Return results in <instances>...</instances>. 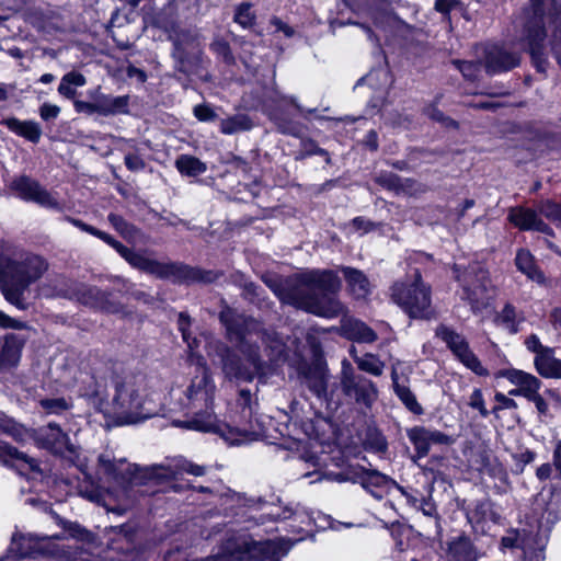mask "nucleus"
I'll return each mask as SVG.
<instances>
[{
  "instance_id": "nucleus-1",
  "label": "nucleus",
  "mask_w": 561,
  "mask_h": 561,
  "mask_svg": "<svg viewBox=\"0 0 561 561\" xmlns=\"http://www.w3.org/2000/svg\"><path fill=\"white\" fill-rule=\"evenodd\" d=\"M220 321L226 327L229 340L237 343L240 352L247 357L249 366L241 365L225 345L217 341L213 342L209 333H201L199 337L207 342V348L214 345L220 357L222 370L229 379L251 381L263 370L264 362L256 345L259 341L265 345V352L271 362L283 357L285 353L283 340L277 333L264 330L255 319L227 308L220 312Z\"/></svg>"
},
{
  "instance_id": "nucleus-2",
  "label": "nucleus",
  "mask_w": 561,
  "mask_h": 561,
  "mask_svg": "<svg viewBox=\"0 0 561 561\" xmlns=\"http://www.w3.org/2000/svg\"><path fill=\"white\" fill-rule=\"evenodd\" d=\"M263 280L283 302L314 316L332 319L345 311L335 297L341 279L332 270H308L284 279L265 276Z\"/></svg>"
},
{
  "instance_id": "nucleus-3",
  "label": "nucleus",
  "mask_w": 561,
  "mask_h": 561,
  "mask_svg": "<svg viewBox=\"0 0 561 561\" xmlns=\"http://www.w3.org/2000/svg\"><path fill=\"white\" fill-rule=\"evenodd\" d=\"M98 376L110 379L112 409L122 424H136L161 412L160 394L148 391L145 376L128 373L119 364L108 366Z\"/></svg>"
},
{
  "instance_id": "nucleus-4",
  "label": "nucleus",
  "mask_w": 561,
  "mask_h": 561,
  "mask_svg": "<svg viewBox=\"0 0 561 561\" xmlns=\"http://www.w3.org/2000/svg\"><path fill=\"white\" fill-rule=\"evenodd\" d=\"M197 366L199 373L192 379L180 402L181 409L192 416L178 425L201 432H219L230 444L244 442L248 437L247 430L233 428L218 422L213 412L216 385L203 356H197Z\"/></svg>"
},
{
  "instance_id": "nucleus-5",
  "label": "nucleus",
  "mask_w": 561,
  "mask_h": 561,
  "mask_svg": "<svg viewBox=\"0 0 561 561\" xmlns=\"http://www.w3.org/2000/svg\"><path fill=\"white\" fill-rule=\"evenodd\" d=\"M524 39L527 43L533 62L538 71H545V24L548 20L554 27L552 50L561 66V0H530V9L525 11Z\"/></svg>"
},
{
  "instance_id": "nucleus-6",
  "label": "nucleus",
  "mask_w": 561,
  "mask_h": 561,
  "mask_svg": "<svg viewBox=\"0 0 561 561\" xmlns=\"http://www.w3.org/2000/svg\"><path fill=\"white\" fill-rule=\"evenodd\" d=\"M46 270L47 264L39 256H27L23 262H15L0 252V289L4 298L20 310L27 309L24 291Z\"/></svg>"
},
{
  "instance_id": "nucleus-7",
  "label": "nucleus",
  "mask_w": 561,
  "mask_h": 561,
  "mask_svg": "<svg viewBox=\"0 0 561 561\" xmlns=\"http://www.w3.org/2000/svg\"><path fill=\"white\" fill-rule=\"evenodd\" d=\"M133 267L162 279L175 283H211L215 279L213 272L203 271L182 263L160 262L144 253L136 252L114 239L110 244Z\"/></svg>"
},
{
  "instance_id": "nucleus-8",
  "label": "nucleus",
  "mask_w": 561,
  "mask_h": 561,
  "mask_svg": "<svg viewBox=\"0 0 561 561\" xmlns=\"http://www.w3.org/2000/svg\"><path fill=\"white\" fill-rule=\"evenodd\" d=\"M391 298L410 318H435L431 286L423 282L419 271H415L412 278L396 282L391 287Z\"/></svg>"
},
{
  "instance_id": "nucleus-9",
  "label": "nucleus",
  "mask_w": 561,
  "mask_h": 561,
  "mask_svg": "<svg viewBox=\"0 0 561 561\" xmlns=\"http://www.w3.org/2000/svg\"><path fill=\"white\" fill-rule=\"evenodd\" d=\"M99 463L102 466L104 472L114 480L136 485L145 484L149 479L164 481L175 479L179 476L176 461L169 465H154L140 468L137 465L127 463L124 459L113 461L104 455H101L99 457Z\"/></svg>"
},
{
  "instance_id": "nucleus-10",
  "label": "nucleus",
  "mask_w": 561,
  "mask_h": 561,
  "mask_svg": "<svg viewBox=\"0 0 561 561\" xmlns=\"http://www.w3.org/2000/svg\"><path fill=\"white\" fill-rule=\"evenodd\" d=\"M457 279L462 287L461 299L470 305L473 313L481 312L488 307L490 279L483 267L471 265L462 274H457Z\"/></svg>"
},
{
  "instance_id": "nucleus-11",
  "label": "nucleus",
  "mask_w": 561,
  "mask_h": 561,
  "mask_svg": "<svg viewBox=\"0 0 561 561\" xmlns=\"http://www.w3.org/2000/svg\"><path fill=\"white\" fill-rule=\"evenodd\" d=\"M340 383L346 397L365 407H370L378 397L375 383L365 376L356 374L346 359L342 362Z\"/></svg>"
},
{
  "instance_id": "nucleus-12",
  "label": "nucleus",
  "mask_w": 561,
  "mask_h": 561,
  "mask_svg": "<svg viewBox=\"0 0 561 561\" xmlns=\"http://www.w3.org/2000/svg\"><path fill=\"white\" fill-rule=\"evenodd\" d=\"M10 188L24 202H33L41 207L62 211V204L54 194L48 192L41 183L28 175H19L10 184Z\"/></svg>"
},
{
  "instance_id": "nucleus-13",
  "label": "nucleus",
  "mask_w": 561,
  "mask_h": 561,
  "mask_svg": "<svg viewBox=\"0 0 561 561\" xmlns=\"http://www.w3.org/2000/svg\"><path fill=\"white\" fill-rule=\"evenodd\" d=\"M435 334L439 337L451 353L470 370L479 376L488 375L479 358L470 350L469 343L451 328L440 324L436 328Z\"/></svg>"
},
{
  "instance_id": "nucleus-14",
  "label": "nucleus",
  "mask_w": 561,
  "mask_h": 561,
  "mask_svg": "<svg viewBox=\"0 0 561 561\" xmlns=\"http://www.w3.org/2000/svg\"><path fill=\"white\" fill-rule=\"evenodd\" d=\"M35 440L42 448L48 449L54 454L73 453L75 447L70 443L69 436L55 423L35 432Z\"/></svg>"
},
{
  "instance_id": "nucleus-15",
  "label": "nucleus",
  "mask_w": 561,
  "mask_h": 561,
  "mask_svg": "<svg viewBox=\"0 0 561 561\" xmlns=\"http://www.w3.org/2000/svg\"><path fill=\"white\" fill-rule=\"evenodd\" d=\"M519 55L503 46L492 45L485 49L484 67L488 73L508 71L519 65Z\"/></svg>"
},
{
  "instance_id": "nucleus-16",
  "label": "nucleus",
  "mask_w": 561,
  "mask_h": 561,
  "mask_svg": "<svg viewBox=\"0 0 561 561\" xmlns=\"http://www.w3.org/2000/svg\"><path fill=\"white\" fill-rule=\"evenodd\" d=\"M112 365L116 364L106 363L101 367L95 368L91 376H88L87 379L82 380V387L80 388V394L93 400L100 410L102 409L104 398L107 396L106 389L110 383V379H101L98 375L101 371L104 373V370Z\"/></svg>"
},
{
  "instance_id": "nucleus-17",
  "label": "nucleus",
  "mask_w": 561,
  "mask_h": 561,
  "mask_svg": "<svg viewBox=\"0 0 561 561\" xmlns=\"http://www.w3.org/2000/svg\"><path fill=\"white\" fill-rule=\"evenodd\" d=\"M73 297L83 305L99 308L107 312H116L117 306L110 301L108 294L98 287L80 285L73 291Z\"/></svg>"
},
{
  "instance_id": "nucleus-18",
  "label": "nucleus",
  "mask_w": 561,
  "mask_h": 561,
  "mask_svg": "<svg viewBox=\"0 0 561 561\" xmlns=\"http://www.w3.org/2000/svg\"><path fill=\"white\" fill-rule=\"evenodd\" d=\"M24 344L25 339L19 334L10 333L4 336L0 351V373L18 366Z\"/></svg>"
},
{
  "instance_id": "nucleus-19",
  "label": "nucleus",
  "mask_w": 561,
  "mask_h": 561,
  "mask_svg": "<svg viewBox=\"0 0 561 561\" xmlns=\"http://www.w3.org/2000/svg\"><path fill=\"white\" fill-rule=\"evenodd\" d=\"M356 481L377 500H381L386 489L394 484V481L388 476L377 470H366L364 468H362L359 472H356Z\"/></svg>"
},
{
  "instance_id": "nucleus-20",
  "label": "nucleus",
  "mask_w": 561,
  "mask_h": 561,
  "mask_svg": "<svg viewBox=\"0 0 561 561\" xmlns=\"http://www.w3.org/2000/svg\"><path fill=\"white\" fill-rule=\"evenodd\" d=\"M329 373L324 365L317 363L304 371V382L308 389L318 398L327 394Z\"/></svg>"
},
{
  "instance_id": "nucleus-21",
  "label": "nucleus",
  "mask_w": 561,
  "mask_h": 561,
  "mask_svg": "<svg viewBox=\"0 0 561 561\" xmlns=\"http://www.w3.org/2000/svg\"><path fill=\"white\" fill-rule=\"evenodd\" d=\"M1 125L33 144H37L41 140L42 128L34 121H20L15 117H8L1 121Z\"/></svg>"
},
{
  "instance_id": "nucleus-22",
  "label": "nucleus",
  "mask_w": 561,
  "mask_h": 561,
  "mask_svg": "<svg viewBox=\"0 0 561 561\" xmlns=\"http://www.w3.org/2000/svg\"><path fill=\"white\" fill-rule=\"evenodd\" d=\"M508 220L522 230L543 231L546 225L537 213L529 208L515 207L510 210Z\"/></svg>"
},
{
  "instance_id": "nucleus-23",
  "label": "nucleus",
  "mask_w": 561,
  "mask_h": 561,
  "mask_svg": "<svg viewBox=\"0 0 561 561\" xmlns=\"http://www.w3.org/2000/svg\"><path fill=\"white\" fill-rule=\"evenodd\" d=\"M129 98L127 95L112 96L99 94L95 98L96 114L103 116L125 114L128 112Z\"/></svg>"
},
{
  "instance_id": "nucleus-24",
  "label": "nucleus",
  "mask_w": 561,
  "mask_h": 561,
  "mask_svg": "<svg viewBox=\"0 0 561 561\" xmlns=\"http://www.w3.org/2000/svg\"><path fill=\"white\" fill-rule=\"evenodd\" d=\"M515 264L517 270L525 274L530 280L539 284H546V277L542 271L537 266L533 254L525 249H520L516 253Z\"/></svg>"
},
{
  "instance_id": "nucleus-25",
  "label": "nucleus",
  "mask_w": 561,
  "mask_h": 561,
  "mask_svg": "<svg viewBox=\"0 0 561 561\" xmlns=\"http://www.w3.org/2000/svg\"><path fill=\"white\" fill-rule=\"evenodd\" d=\"M342 329L348 339L359 343H373L377 340L376 332L363 321L348 318L342 322Z\"/></svg>"
},
{
  "instance_id": "nucleus-26",
  "label": "nucleus",
  "mask_w": 561,
  "mask_h": 561,
  "mask_svg": "<svg viewBox=\"0 0 561 561\" xmlns=\"http://www.w3.org/2000/svg\"><path fill=\"white\" fill-rule=\"evenodd\" d=\"M537 371L546 378H561V360L554 357L553 348L547 347L535 356Z\"/></svg>"
},
{
  "instance_id": "nucleus-27",
  "label": "nucleus",
  "mask_w": 561,
  "mask_h": 561,
  "mask_svg": "<svg viewBox=\"0 0 561 561\" xmlns=\"http://www.w3.org/2000/svg\"><path fill=\"white\" fill-rule=\"evenodd\" d=\"M506 378L515 386L520 387L523 397L529 399L538 393L541 381L531 374L518 369H511L506 373Z\"/></svg>"
},
{
  "instance_id": "nucleus-28",
  "label": "nucleus",
  "mask_w": 561,
  "mask_h": 561,
  "mask_svg": "<svg viewBox=\"0 0 561 561\" xmlns=\"http://www.w3.org/2000/svg\"><path fill=\"white\" fill-rule=\"evenodd\" d=\"M9 553V556L0 558V561H19L25 558H34L37 550L34 548L33 537L13 535Z\"/></svg>"
},
{
  "instance_id": "nucleus-29",
  "label": "nucleus",
  "mask_w": 561,
  "mask_h": 561,
  "mask_svg": "<svg viewBox=\"0 0 561 561\" xmlns=\"http://www.w3.org/2000/svg\"><path fill=\"white\" fill-rule=\"evenodd\" d=\"M343 273L350 290L355 298H365L369 295L370 284L363 272L352 267H344Z\"/></svg>"
},
{
  "instance_id": "nucleus-30",
  "label": "nucleus",
  "mask_w": 561,
  "mask_h": 561,
  "mask_svg": "<svg viewBox=\"0 0 561 561\" xmlns=\"http://www.w3.org/2000/svg\"><path fill=\"white\" fill-rule=\"evenodd\" d=\"M191 318L184 312L179 314L178 328L182 334L183 341L187 345L188 359L192 364L197 366V356H202L197 353V348L199 347L201 340L197 336H192L190 332L191 327Z\"/></svg>"
},
{
  "instance_id": "nucleus-31",
  "label": "nucleus",
  "mask_w": 561,
  "mask_h": 561,
  "mask_svg": "<svg viewBox=\"0 0 561 561\" xmlns=\"http://www.w3.org/2000/svg\"><path fill=\"white\" fill-rule=\"evenodd\" d=\"M448 556L450 561H477L472 545L466 537H458L449 542Z\"/></svg>"
},
{
  "instance_id": "nucleus-32",
  "label": "nucleus",
  "mask_w": 561,
  "mask_h": 561,
  "mask_svg": "<svg viewBox=\"0 0 561 561\" xmlns=\"http://www.w3.org/2000/svg\"><path fill=\"white\" fill-rule=\"evenodd\" d=\"M176 170L185 176H198L207 171L205 162L191 154H181L175 160Z\"/></svg>"
},
{
  "instance_id": "nucleus-33",
  "label": "nucleus",
  "mask_w": 561,
  "mask_h": 561,
  "mask_svg": "<svg viewBox=\"0 0 561 561\" xmlns=\"http://www.w3.org/2000/svg\"><path fill=\"white\" fill-rule=\"evenodd\" d=\"M253 123L247 114H234L220 121L219 129L224 135H233L240 131H248Z\"/></svg>"
},
{
  "instance_id": "nucleus-34",
  "label": "nucleus",
  "mask_w": 561,
  "mask_h": 561,
  "mask_svg": "<svg viewBox=\"0 0 561 561\" xmlns=\"http://www.w3.org/2000/svg\"><path fill=\"white\" fill-rule=\"evenodd\" d=\"M407 435L417 456L420 458L425 457L431 449L430 430L424 426H414L407 431Z\"/></svg>"
},
{
  "instance_id": "nucleus-35",
  "label": "nucleus",
  "mask_w": 561,
  "mask_h": 561,
  "mask_svg": "<svg viewBox=\"0 0 561 561\" xmlns=\"http://www.w3.org/2000/svg\"><path fill=\"white\" fill-rule=\"evenodd\" d=\"M0 430L16 442H23L31 437V432L26 427L16 423L3 412H0Z\"/></svg>"
},
{
  "instance_id": "nucleus-36",
  "label": "nucleus",
  "mask_w": 561,
  "mask_h": 561,
  "mask_svg": "<svg viewBox=\"0 0 561 561\" xmlns=\"http://www.w3.org/2000/svg\"><path fill=\"white\" fill-rule=\"evenodd\" d=\"M354 362L362 371L376 377L381 376L385 369V363L371 353H366L363 356L355 355Z\"/></svg>"
},
{
  "instance_id": "nucleus-37",
  "label": "nucleus",
  "mask_w": 561,
  "mask_h": 561,
  "mask_svg": "<svg viewBox=\"0 0 561 561\" xmlns=\"http://www.w3.org/2000/svg\"><path fill=\"white\" fill-rule=\"evenodd\" d=\"M496 321L510 333L515 334L518 332V316L513 305L506 304L496 317Z\"/></svg>"
},
{
  "instance_id": "nucleus-38",
  "label": "nucleus",
  "mask_w": 561,
  "mask_h": 561,
  "mask_svg": "<svg viewBox=\"0 0 561 561\" xmlns=\"http://www.w3.org/2000/svg\"><path fill=\"white\" fill-rule=\"evenodd\" d=\"M7 455L16 461V466L23 470L28 469L30 471H38L39 466L38 461L35 458L28 457L26 454L18 450L15 447L7 446L5 447Z\"/></svg>"
},
{
  "instance_id": "nucleus-39",
  "label": "nucleus",
  "mask_w": 561,
  "mask_h": 561,
  "mask_svg": "<svg viewBox=\"0 0 561 561\" xmlns=\"http://www.w3.org/2000/svg\"><path fill=\"white\" fill-rule=\"evenodd\" d=\"M394 392L409 411H411L414 414L423 413V408L417 402L414 393L410 390L408 386H397Z\"/></svg>"
},
{
  "instance_id": "nucleus-40",
  "label": "nucleus",
  "mask_w": 561,
  "mask_h": 561,
  "mask_svg": "<svg viewBox=\"0 0 561 561\" xmlns=\"http://www.w3.org/2000/svg\"><path fill=\"white\" fill-rule=\"evenodd\" d=\"M365 448L367 450H370L373 453L382 454L388 448V443L386 437L376 430H369L365 442H364Z\"/></svg>"
},
{
  "instance_id": "nucleus-41",
  "label": "nucleus",
  "mask_w": 561,
  "mask_h": 561,
  "mask_svg": "<svg viewBox=\"0 0 561 561\" xmlns=\"http://www.w3.org/2000/svg\"><path fill=\"white\" fill-rule=\"evenodd\" d=\"M65 220H67L68 222H70L71 225H73L75 227L79 228L80 230L87 232V233H90L94 237H98L99 239L103 240L105 243H107L108 245L114 242V238L104 232V231H101L99 229H96L95 227L91 226V225H88L85 222H83L82 220L80 219H77V218H72V217H69L67 216L65 218Z\"/></svg>"
},
{
  "instance_id": "nucleus-42",
  "label": "nucleus",
  "mask_w": 561,
  "mask_h": 561,
  "mask_svg": "<svg viewBox=\"0 0 561 561\" xmlns=\"http://www.w3.org/2000/svg\"><path fill=\"white\" fill-rule=\"evenodd\" d=\"M251 9L252 5L249 2H243L238 5L234 13V22L240 24L242 27L252 26L255 20V15Z\"/></svg>"
},
{
  "instance_id": "nucleus-43",
  "label": "nucleus",
  "mask_w": 561,
  "mask_h": 561,
  "mask_svg": "<svg viewBox=\"0 0 561 561\" xmlns=\"http://www.w3.org/2000/svg\"><path fill=\"white\" fill-rule=\"evenodd\" d=\"M39 404L49 414H60L71 407L64 398L42 399Z\"/></svg>"
},
{
  "instance_id": "nucleus-44",
  "label": "nucleus",
  "mask_w": 561,
  "mask_h": 561,
  "mask_svg": "<svg viewBox=\"0 0 561 561\" xmlns=\"http://www.w3.org/2000/svg\"><path fill=\"white\" fill-rule=\"evenodd\" d=\"M512 458L514 460L515 472L522 473L525 467L536 459V453L527 448H520L518 451L512 454Z\"/></svg>"
},
{
  "instance_id": "nucleus-45",
  "label": "nucleus",
  "mask_w": 561,
  "mask_h": 561,
  "mask_svg": "<svg viewBox=\"0 0 561 561\" xmlns=\"http://www.w3.org/2000/svg\"><path fill=\"white\" fill-rule=\"evenodd\" d=\"M273 119L276 123L277 129L285 135H290L294 137H300L302 134V126L296 122H291L285 119L283 117H278L276 115L273 116Z\"/></svg>"
},
{
  "instance_id": "nucleus-46",
  "label": "nucleus",
  "mask_w": 561,
  "mask_h": 561,
  "mask_svg": "<svg viewBox=\"0 0 561 561\" xmlns=\"http://www.w3.org/2000/svg\"><path fill=\"white\" fill-rule=\"evenodd\" d=\"M424 114L440 124H443L446 127H454L456 128L458 126L457 122L453 118L446 116L436 105L431 104L424 108Z\"/></svg>"
},
{
  "instance_id": "nucleus-47",
  "label": "nucleus",
  "mask_w": 561,
  "mask_h": 561,
  "mask_svg": "<svg viewBox=\"0 0 561 561\" xmlns=\"http://www.w3.org/2000/svg\"><path fill=\"white\" fill-rule=\"evenodd\" d=\"M453 64L469 80H476L480 72V64L473 61L454 60Z\"/></svg>"
},
{
  "instance_id": "nucleus-48",
  "label": "nucleus",
  "mask_w": 561,
  "mask_h": 561,
  "mask_svg": "<svg viewBox=\"0 0 561 561\" xmlns=\"http://www.w3.org/2000/svg\"><path fill=\"white\" fill-rule=\"evenodd\" d=\"M474 515L477 516V519L480 520H491L493 523H497L500 519V515L494 512L491 507V503L489 502H480L477 507Z\"/></svg>"
},
{
  "instance_id": "nucleus-49",
  "label": "nucleus",
  "mask_w": 561,
  "mask_h": 561,
  "mask_svg": "<svg viewBox=\"0 0 561 561\" xmlns=\"http://www.w3.org/2000/svg\"><path fill=\"white\" fill-rule=\"evenodd\" d=\"M468 404L470 408L478 410L482 417H486L490 413L485 408L483 394L480 389H474L472 391V393L469 397Z\"/></svg>"
},
{
  "instance_id": "nucleus-50",
  "label": "nucleus",
  "mask_w": 561,
  "mask_h": 561,
  "mask_svg": "<svg viewBox=\"0 0 561 561\" xmlns=\"http://www.w3.org/2000/svg\"><path fill=\"white\" fill-rule=\"evenodd\" d=\"M176 462L179 468V474L188 473L195 477H201L206 472L204 467L195 465L186 459H176Z\"/></svg>"
},
{
  "instance_id": "nucleus-51",
  "label": "nucleus",
  "mask_w": 561,
  "mask_h": 561,
  "mask_svg": "<svg viewBox=\"0 0 561 561\" xmlns=\"http://www.w3.org/2000/svg\"><path fill=\"white\" fill-rule=\"evenodd\" d=\"M193 113L199 122H214L217 118L216 112L207 104L195 105Z\"/></svg>"
},
{
  "instance_id": "nucleus-52",
  "label": "nucleus",
  "mask_w": 561,
  "mask_h": 561,
  "mask_svg": "<svg viewBox=\"0 0 561 561\" xmlns=\"http://www.w3.org/2000/svg\"><path fill=\"white\" fill-rule=\"evenodd\" d=\"M400 181V178L393 173L380 174L377 178V182L381 186L396 192H398L402 187Z\"/></svg>"
},
{
  "instance_id": "nucleus-53",
  "label": "nucleus",
  "mask_w": 561,
  "mask_h": 561,
  "mask_svg": "<svg viewBox=\"0 0 561 561\" xmlns=\"http://www.w3.org/2000/svg\"><path fill=\"white\" fill-rule=\"evenodd\" d=\"M124 160L127 169L133 172L141 171L146 167L144 159L136 153H127Z\"/></svg>"
},
{
  "instance_id": "nucleus-54",
  "label": "nucleus",
  "mask_w": 561,
  "mask_h": 561,
  "mask_svg": "<svg viewBox=\"0 0 561 561\" xmlns=\"http://www.w3.org/2000/svg\"><path fill=\"white\" fill-rule=\"evenodd\" d=\"M0 327L4 329L23 330L27 328V324L23 321L13 319L3 312H0Z\"/></svg>"
},
{
  "instance_id": "nucleus-55",
  "label": "nucleus",
  "mask_w": 561,
  "mask_h": 561,
  "mask_svg": "<svg viewBox=\"0 0 561 561\" xmlns=\"http://www.w3.org/2000/svg\"><path fill=\"white\" fill-rule=\"evenodd\" d=\"M494 398H495L496 402H499V405L494 407L492 410V413H494V414H496L502 409H516L517 408V403L513 399L505 396L504 393L497 392V393H495Z\"/></svg>"
},
{
  "instance_id": "nucleus-56",
  "label": "nucleus",
  "mask_w": 561,
  "mask_h": 561,
  "mask_svg": "<svg viewBox=\"0 0 561 561\" xmlns=\"http://www.w3.org/2000/svg\"><path fill=\"white\" fill-rule=\"evenodd\" d=\"M59 113L60 107L55 104L44 103L39 107V116L44 121L55 119L59 115Z\"/></svg>"
},
{
  "instance_id": "nucleus-57",
  "label": "nucleus",
  "mask_w": 561,
  "mask_h": 561,
  "mask_svg": "<svg viewBox=\"0 0 561 561\" xmlns=\"http://www.w3.org/2000/svg\"><path fill=\"white\" fill-rule=\"evenodd\" d=\"M431 445H451L454 438L437 430H430Z\"/></svg>"
},
{
  "instance_id": "nucleus-58",
  "label": "nucleus",
  "mask_w": 561,
  "mask_h": 561,
  "mask_svg": "<svg viewBox=\"0 0 561 561\" xmlns=\"http://www.w3.org/2000/svg\"><path fill=\"white\" fill-rule=\"evenodd\" d=\"M61 81L69 83L70 85H73L75 88L83 87L87 83L85 77L82 73L77 72V71H70V72L66 73L61 78Z\"/></svg>"
},
{
  "instance_id": "nucleus-59",
  "label": "nucleus",
  "mask_w": 561,
  "mask_h": 561,
  "mask_svg": "<svg viewBox=\"0 0 561 561\" xmlns=\"http://www.w3.org/2000/svg\"><path fill=\"white\" fill-rule=\"evenodd\" d=\"M213 48L218 55L222 56L225 61L231 62L233 60L230 47L225 41H216L213 44Z\"/></svg>"
},
{
  "instance_id": "nucleus-60",
  "label": "nucleus",
  "mask_w": 561,
  "mask_h": 561,
  "mask_svg": "<svg viewBox=\"0 0 561 561\" xmlns=\"http://www.w3.org/2000/svg\"><path fill=\"white\" fill-rule=\"evenodd\" d=\"M525 345L528 351L535 353L536 355H539L543 352L548 346H543L539 340V337L536 334H531L525 340Z\"/></svg>"
},
{
  "instance_id": "nucleus-61",
  "label": "nucleus",
  "mask_w": 561,
  "mask_h": 561,
  "mask_svg": "<svg viewBox=\"0 0 561 561\" xmlns=\"http://www.w3.org/2000/svg\"><path fill=\"white\" fill-rule=\"evenodd\" d=\"M73 106L77 113H84L88 115H92L96 113V105L94 102H85L81 100H76L73 102Z\"/></svg>"
},
{
  "instance_id": "nucleus-62",
  "label": "nucleus",
  "mask_w": 561,
  "mask_h": 561,
  "mask_svg": "<svg viewBox=\"0 0 561 561\" xmlns=\"http://www.w3.org/2000/svg\"><path fill=\"white\" fill-rule=\"evenodd\" d=\"M459 5L458 0H436L435 9L442 13H449Z\"/></svg>"
},
{
  "instance_id": "nucleus-63",
  "label": "nucleus",
  "mask_w": 561,
  "mask_h": 561,
  "mask_svg": "<svg viewBox=\"0 0 561 561\" xmlns=\"http://www.w3.org/2000/svg\"><path fill=\"white\" fill-rule=\"evenodd\" d=\"M58 92L60 95L67 98V99H73L77 94V91L73 85H70L69 83H66L60 80Z\"/></svg>"
},
{
  "instance_id": "nucleus-64",
  "label": "nucleus",
  "mask_w": 561,
  "mask_h": 561,
  "mask_svg": "<svg viewBox=\"0 0 561 561\" xmlns=\"http://www.w3.org/2000/svg\"><path fill=\"white\" fill-rule=\"evenodd\" d=\"M420 510L422 511V513L425 515V516H430V517H433L436 515V506L434 505V503H432L431 501L426 500V499H422L421 500V503H420Z\"/></svg>"
}]
</instances>
